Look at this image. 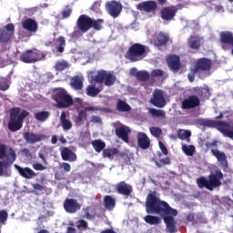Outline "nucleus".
Masks as SVG:
<instances>
[{"label": "nucleus", "instance_id": "49", "mask_svg": "<svg viewBox=\"0 0 233 233\" xmlns=\"http://www.w3.org/2000/svg\"><path fill=\"white\" fill-rule=\"evenodd\" d=\"M91 10L96 12V14H99L101 12V1L95 2L91 7Z\"/></svg>", "mask_w": 233, "mask_h": 233}, {"label": "nucleus", "instance_id": "38", "mask_svg": "<svg viewBox=\"0 0 233 233\" xmlns=\"http://www.w3.org/2000/svg\"><path fill=\"white\" fill-rule=\"evenodd\" d=\"M196 92L202 99H208L210 97V89L208 87H198Z\"/></svg>", "mask_w": 233, "mask_h": 233}, {"label": "nucleus", "instance_id": "44", "mask_svg": "<svg viewBox=\"0 0 233 233\" xmlns=\"http://www.w3.org/2000/svg\"><path fill=\"white\" fill-rule=\"evenodd\" d=\"M149 114L153 116V117H165V116H167V113H165L164 110L156 108H150Z\"/></svg>", "mask_w": 233, "mask_h": 233}, {"label": "nucleus", "instance_id": "28", "mask_svg": "<svg viewBox=\"0 0 233 233\" xmlns=\"http://www.w3.org/2000/svg\"><path fill=\"white\" fill-rule=\"evenodd\" d=\"M61 157L63 161H76L77 155L72 152V150L68 149V147H64L61 150Z\"/></svg>", "mask_w": 233, "mask_h": 233}, {"label": "nucleus", "instance_id": "50", "mask_svg": "<svg viewBox=\"0 0 233 233\" xmlns=\"http://www.w3.org/2000/svg\"><path fill=\"white\" fill-rule=\"evenodd\" d=\"M198 71H197L195 67L190 70V73L187 75L190 83H194V79H196V74H198Z\"/></svg>", "mask_w": 233, "mask_h": 233}, {"label": "nucleus", "instance_id": "1", "mask_svg": "<svg viewBox=\"0 0 233 233\" xmlns=\"http://www.w3.org/2000/svg\"><path fill=\"white\" fill-rule=\"evenodd\" d=\"M146 212L147 214H159L163 218L164 223H166L167 232H177L176 219L174 218L177 216V210L172 208L166 201L159 199L156 191L147 197Z\"/></svg>", "mask_w": 233, "mask_h": 233}, {"label": "nucleus", "instance_id": "48", "mask_svg": "<svg viewBox=\"0 0 233 233\" xmlns=\"http://www.w3.org/2000/svg\"><path fill=\"white\" fill-rule=\"evenodd\" d=\"M61 125H62L63 130H65L66 132H68V130L72 129V122L68 119L62 121Z\"/></svg>", "mask_w": 233, "mask_h": 233}, {"label": "nucleus", "instance_id": "33", "mask_svg": "<svg viewBox=\"0 0 233 233\" xmlns=\"http://www.w3.org/2000/svg\"><path fill=\"white\" fill-rule=\"evenodd\" d=\"M119 154V150L117 148H110L107 147L103 150V157H108V159H114V156H117Z\"/></svg>", "mask_w": 233, "mask_h": 233}, {"label": "nucleus", "instance_id": "53", "mask_svg": "<svg viewBox=\"0 0 233 233\" xmlns=\"http://www.w3.org/2000/svg\"><path fill=\"white\" fill-rule=\"evenodd\" d=\"M8 219V213L5 210L0 211V223H5Z\"/></svg>", "mask_w": 233, "mask_h": 233}, {"label": "nucleus", "instance_id": "25", "mask_svg": "<svg viewBox=\"0 0 233 233\" xmlns=\"http://www.w3.org/2000/svg\"><path fill=\"white\" fill-rule=\"evenodd\" d=\"M177 12V9H176V7L174 6L165 7L164 9L161 10V17L166 21H172L174 17H176Z\"/></svg>", "mask_w": 233, "mask_h": 233}, {"label": "nucleus", "instance_id": "10", "mask_svg": "<svg viewBox=\"0 0 233 233\" xmlns=\"http://www.w3.org/2000/svg\"><path fill=\"white\" fill-rule=\"evenodd\" d=\"M58 108H68V106H72L74 105V100L72 96L68 95L65 89H61L57 91L54 97Z\"/></svg>", "mask_w": 233, "mask_h": 233}, {"label": "nucleus", "instance_id": "63", "mask_svg": "<svg viewBox=\"0 0 233 233\" xmlns=\"http://www.w3.org/2000/svg\"><path fill=\"white\" fill-rule=\"evenodd\" d=\"M33 188H35V190H39L40 192L45 190V187H43L41 184H33Z\"/></svg>", "mask_w": 233, "mask_h": 233}, {"label": "nucleus", "instance_id": "41", "mask_svg": "<svg viewBox=\"0 0 233 233\" xmlns=\"http://www.w3.org/2000/svg\"><path fill=\"white\" fill-rule=\"evenodd\" d=\"M50 117V112L48 111H40L35 114V118L36 121L45 122Z\"/></svg>", "mask_w": 233, "mask_h": 233}, {"label": "nucleus", "instance_id": "3", "mask_svg": "<svg viewBox=\"0 0 233 233\" xmlns=\"http://www.w3.org/2000/svg\"><path fill=\"white\" fill-rule=\"evenodd\" d=\"M103 23L105 20L103 19H92L90 16L86 15H81L76 20V28L82 34H86L90 28H94V30H101L103 28Z\"/></svg>", "mask_w": 233, "mask_h": 233}, {"label": "nucleus", "instance_id": "64", "mask_svg": "<svg viewBox=\"0 0 233 233\" xmlns=\"http://www.w3.org/2000/svg\"><path fill=\"white\" fill-rule=\"evenodd\" d=\"M160 163H163V165H170V158L169 157H165L160 159Z\"/></svg>", "mask_w": 233, "mask_h": 233}, {"label": "nucleus", "instance_id": "51", "mask_svg": "<svg viewBox=\"0 0 233 233\" xmlns=\"http://www.w3.org/2000/svg\"><path fill=\"white\" fill-rule=\"evenodd\" d=\"M34 170H37V171H43V170H46V167L41 163H35L32 165Z\"/></svg>", "mask_w": 233, "mask_h": 233}, {"label": "nucleus", "instance_id": "21", "mask_svg": "<svg viewBox=\"0 0 233 233\" xmlns=\"http://www.w3.org/2000/svg\"><path fill=\"white\" fill-rule=\"evenodd\" d=\"M24 139L28 143L29 145H34L35 143H39V141H42L45 137V135H39L32 132H25L23 134Z\"/></svg>", "mask_w": 233, "mask_h": 233}, {"label": "nucleus", "instance_id": "47", "mask_svg": "<svg viewBox=\"0 0 233 233\" xmlns=\"http://www.w3.org/2000/svg\"><path fill=\"white\" fill-rule=\"evenodd\" d=\"M149 132L152 136H154V137H159V136L162 134L161 128L156 127H151L149 128Z\"/></svg>", "mask_w": 233, "mask_h": 233}, {"label": "nucleus", "instance_id": "24", "mask_svg": "<svg viewBox=\"0 0 233 233\" xmlns=\"http://www.w3.org/2000/svg\"><path fill=\"white\" fill-rule=\"evenodd\" d=\"M137 143L138 147L142 148V150H147L150 148V138L147 134L140 132L137 134Z\"/></svg>", "mask_w": 233, "mask_h": 233}, {"label": "nucleus", "instance_id": "62", "mask_svg": "<svg viewBox=\"0 0 233 233\" xmlns=\"http://www.w3.org/2000/svg\"><path fill=\"white\" fill-rule=\"evenodd\" d=\"M49 216H52V214H50V212H46V214L44 215H40L38 217V221H41V223H43V220L44 219H46V218H49Z\"/></svg>", "mask_w": 233, "mask_h": 233}, {"label": "nucleus", "instance_id": "15", "mask_svg": "<svg viewBox=\"0 0 233 233\" xmlns=\"http://www.w3.org/2000/svg\"><path fill=\"white\" fill-rule=\"evenodd\" d=\"M64 209L67 214H76V212L81 210V204L76 198H66L64 201Z\"/></svg>", "mask_w": 233, "mask_h": 233}, {"label": "nucleus", "instance_id": "4", "mask_svg": "<svg viewBox=\"0 0 233 233\" xmlns=\"http://www.w3.org/2000/svg\"><path fill=\"white\" fill-rule=\"evenodd\" d=\"M221 179H223V173L221 170H217L214 173H211L208 178L205 177L197 178V185L199 188L214 190V188L221 187Z\"/></svg>", "mask_w": 233, "mask_h": 233}, {"label": "nucleus", "instance_id": "19", "mask_svg": "<svg viewBox=\"0 0 233 233\" xmlns=\"http://www.w3.org/2000/svg\"><path fill=\"white\" fill-rule=\"evenodd\" d=\"M15 168L17 170L18 174L25 177V179H34L37 176L35 171H33L30 167H21L17 164L14 165Z\"/></svg>", "mask_w": 233, "mask_h": 233}, {"label": "nucleus", "instance_id": "6", "mask_svg": "<svg viewBox=\"0 0 233 233\" xmlns=\"http://www.w3.org/2000/svg\"><path fill=\"white\" fill-rule=\"evenodd\" d=\"M200 125L210 128H218L225 137L233 139V124L230 122L202 119L200 120Z\"/></svg>", "mask_w": 233, "mask_h": 233}, {"label": "nucleus", "instance_id": "7", "mask_svg": "<svg viewBox=\"0 0 233 233\" xmlns=\"http://www.w3.org/2000/svg\"><path fill=\"white\" fill-rule=\"evenodd\" d=\"M147 54L148 46L136 43L128 48L126 57L132 63H136L137 61H143V59L147 57Z\"/></svg>", "mask_w": 233, "mask_h": 233}, {"label": "nucleus", "instance_id": "52", "mask_svg": "<svg viewBox=\"0 0 233 233\" xmlns=\"http://www.w3.org/2000/svg\"><path fill=\"white\" fill-rule=\"evenodd\" d=\"M163 70L161 69H155L151 72V76L152 77H163Z\"/></svg>", "mask_w": 233, "mask_h": 233}, {"label": "nucleus", "instance_id": "27", "mask_svg": "<svg viewBox=\"0 0 233 233\" xmlns=\"http://www.w3.org/2000/svg\"><path fill=\"white\" fill-rule=\"evenodd\" d=\"M83 83H85V78L80 75L73 76L70 85L74 90H83Z\"/></svg>", "mask_w": 233, "mask_h": 233}, {"label": "nucleus", "instance_id": "20", "mask_svg": "<svg viewBox=\"0 0 233 233\" xmlns=\"http://www.w3.org/2000/svg\"><path fill=\"white\" fill-rule=\"evenodd\" d=\"M22 28L26 30V32H30V34H35L39 28V25H37L35 20L27 18L22 22Z\"/></svg>", "mask_w": 233, "mask_h": 233}, {"label": "nucleus", "instance_id": "37", "mask_svg": "<svg viewBox=\"0 0 233 233\" xmlns=\"http://www.w3.org/2000/svg\"><path fill=\"white\" fill-rule=\"evenodd\" d=\"M167 43H168V35L159 33L155 41V45H157V46H163V45H167Z\"/></svg>", "mask_w": 233, "mask_h": 233}, {"label": "nucleus", "instance_id": "2", "mask_svg": "<svg viewBox=\"0 0 233 233\" xmlns=\"http://www.w3.org/2000/svg\"><path fill=\"white\" fill-rule=\"evenodd\" d=\"M0 177L4 176L5 177H10L12 176V170L8 169L15 160L17 159V154L15 150L11 147L5 144L0 145Z\"/></svg>", "mask_w": 233, "mask_h": 233}, {"label": "nucleus", "instance_id": "12", "mask_svg": "<svg viewBox=\"0 0 233 233\" xmlns=\"http://www.w3.org/2000/svg\"><path fill=\"white\" fill-rule=\"evenodd\" d=\"M106 10L111 17L116 19L118 15H121V12H123V5L116 0L108 1L106 3Z\"/></svg>", "mask_w": 233, "mask_h": 233}, {"label": "nucleus", "instance_id": "39", "mask_svg": "<svg viewBox=\"0 0 233 233\" xmlns=\"http://www.w3.org/2000/svg\"><path fill=\"white\" fill-rule=\"evenodd\" d=\"M144 221L148 225H159V223H161V218L159 217L147 215L144 218Z\"/></svg>", "mask_w": 233, "mask_h": 233}, {"label": "nucleus", "instance_id": "57", "mask_svg": "<svg viewBox=\"0 0 233 233\" xmlns=\"http://www.w3.org/2000/svg\"><path fill=\"white\" fill-rule=\"evenodd\" d=\"M21 156H24V157H30L32 156V153H30V149L24 148L21 150Z\"/></svg>", "mask_w": 233, "mask_h": 233}, {"label": "nucleus", "instance_id": "45", "mask_svg": "<svg viewBox=\"0 0 233 233\" xmlns=\"http://www.w3.org/2000/svg\"><path fill=\"white\" fill-rule=\"evenodd\" d=\"M87 114L86 111L82 110L79 112L77 117H76V125L81 126L85 121H86Z\"/></svg>", "mask_w": 233, "mask_h": 233}, {"label": "nucleus", "instance_id": "54", "mask_svg": "<svg viewBox=\"0 0 233 233\" xmlns=\"http://www.w3.org/2000/svg\"><path fill=\"white\" fill-rule=\"evenodd\" d=\"M90 123H98V125H102L103 120L97 116H90Z\"/></svg>", "mask_w": 233, "mask_h": 233}, {"label": "nucleus", "instance_id": "59", "mask_svg": "<svg viewBox=\"0 0 233 233\" xmlns=\"http://www.w3.org/2000/svg\"><path fill=\"white\" fill-rule=\"evenodd\" d=\"M96 110H101V108L97 106H86L85 107L84 112H96Z\"/></svg>", "mask_w": 233, "mask_h": 233}, {"label": "nucleus", "instance_id": "35", "mask_svg": "<svg viewBox=\"0 0 233 233\" xmlns=\"http://www.w3.org/2000/svg\"><path fill=\"white\" fill-rule=\"evenodd\" d=\"M100 92L101 89H99V87H96V85L94 84H91L86 87V94L89 97H96Z\"/></svg>", "mask_w": 233, "mask_h": 233}, {"label": "nucleus", "instance_id": "61", "mask_svg": "<svg viewBox=\"0 0 233 233\" xmlns=\"http://www.w3.org/2000/svg\"><path fill=\"white\" fill-rule=\"evenodd\" d=\"M9 86L6 81L0 82V90H8Z\"/></svg>", "mask_w": 233, "mask_h": 233}, {"label": "nucleus", "instance_id": "42", "mask_svg": "<svg viewBox=\"0 0 233 233\" xmlns=\"http://www.w3.org/2000/svg\"><path fill=\"white\" fill-rule=\"evenodd\" d=\"M65 46H66V41L65 40V37H58L57 44L56 45L57 52H59V54H63V52H65Z\"/></svg>", "mask_w": 233, "mask_h": 233}, {"label": "nucleus", "instance_id": "30", "mask_svg": "<svg viewBox=\"0 0 233 233\" xmlns=\"http://www.w3.org/2000/svg\"><path fill=\"white\" fill-rule=\"evenodd\" d=\"M187 45L192 50H199L201 46V37L199 36H189L187 39Z\"/></svg>", "mask_w": 233, "mask_h": 233}, {"label": "nucleus", "instance_id": "16", "mask_svg": "<svg viewBox=\"0 0 233 233\" xmlns=\"http://www.w3.org/2000/svg\"><path fill=\"white\" fill-rule=\"evenodd\" d=\"M201 105L199 97L196 95L189 96L182 101L183 110H190L191 108H196Z\"/></svg>", "mask_w": 233, "mask_h": 233}, {"label": "nucleus", "instance_id": "31", "mask_svg": "<svg viewBox=\"0 0 233 233\" xmlns=\"http://www.w3.org/2000/svg\"><path fill=\"white\" fill-rule=\"evenodd\" d=\"M134 72H136V69L133 68L131 69L130 74L135 76V77L140 81H148V79H150V75H148V72L147 71H137L136 73Z\"/></svg>", "mask_w": 233, "mask_h": 233}, {"label": "nucleus", "instance_id": "5", "mask_svg": "<svg viewBox=\"0 0 233 233\" xmlns=\"http://www.w3.org/2000/svg\"><path fill=\"white\" fill-rule=\"evenodd\" d=\"M30 113L26 110H23L21 112V108L14 107L10 111V120L8 123V128L11 132H17V130H21L23 128V121H25V117H28Z\"/></svg>", "mask_w": 233, "mask_h": 233}, {"label": "nucleus", "instance_id": "34", "mask_svg": "<svg viewBox=\"0 0 233 233\" xmlns=\"http://www.w3.org/2000/svg\"><path fill=\"white\" fill-rule=\"evenodd\" d=\"M91 145L95 152H97L98 154L99 152H103V150H105V147H106V144L99 139L92 141Z\"/></svg>", "mask_w": 233, "mask_h": 233}, {"label": "nucleus", "instance_id": "26", "mask_svg": "<svg viewBox=\"0 0 233 233\" xmlns=\"http://www.w3.org/2000/svg\"><path fill=\"white\" fill-rule=\"evenodd\" d=\"M167 65L170 70L177 72L181 68V63L179 62V56L173 55L167 57Z\"/></svg>", "mask_w": 233, "mask_h": 233}, {"label": "nucleus", "instance_id": "14", "mask_svg": "<svg viewBox=\"0 0 233 233\" xmlns=\"http://www.w3.org/2000/svg\"><path fill=\"white\" fill-rule=\"evenodd\" d=\"M149 103H151L153 106H157V108H165L167 106V100L165 99L163 91L155 90Z\"/></svg>", "mask_w": 233, "mask_h": 233}, {"label": "nucleus", "instance_id": "22", "mask_svg": "<svg viewBox=\"0 0 233 233\" xmlns=\"http://www.w3.org/2000/svg\"><path fill=\"white\" fill-rule=\"evenodd\" d=\"M211 153L218 159V163H220L221 167L224 168L228 167V160H227L228 157L224 152H221L218 149H211Z\"/></svg>", "mask_w": 233, "mask_h": 233}, {"label": "nucleus", "instance_id": "9", "mask_svg": "<svg viewBox=\"0 0 233 233\" xmlns=\"http://www.w3.org/2000/svg\"><path fill=\"white\" fill-rule=\"evenodd\" d=\"M195 68L198 72L200 71L199 77L200 79H205L210 76V70H212V60L208 58H199L197 60Z\"/></svg>", "mask_w": 233, "mask_h": 233}, {"label": "nucleus", "instance_id": "56", "mask_svg": "<svg viewBox=\"0 0 233 233\" xmlns=\"http://www.w3.org/2000/svg\"><path fill=\"white\" fill-rule=\"evenodd\" d=\"M60 167L63 168L66 172H70V170H72V167L66 162L61 163Z\"/></svg>", "mask_w": 233, "mask_h": 233}, {"label": "nucleus", "instance_id": "36", "mask_svg": "<svg viewBox=\"0 0 233 233\" xmlns=\"http://www.w3.org/2000/svg\"><path fill=\"white\" fill-rule=\"evenodd\" d=\"M190 136H192V133L188 130L185 129H179L177 131V137L178 139H181V141H187V143H190Z\"/></svg>", "mask_w": 233, "mask_h": 233}, {"label": "nucleus", "instance_id": "55", "mask_svg": "<svg viewBox=\"0 0 233 233\" xmlns=\"http://www.w3.org/2000/svg\"><path fill=\"white\" fill-rule=\"evenodd\" d=\"M158 146H159V148H160L162 154H164V156H167L168 149H167V147H165V144H163V142L159 141Z\"/></svg>", "mask_w": 233, "mask_h": 233}, {"label": "nucleus", "instance_id": "29", "mask_svg": "<svg viewBox=\"0 0 233 233\" xmlns=\"http://www.w3.org/2000/svg\"><path fill=\"white\" fill-rule=\"evenodd\" d=\"M117 137L124 140L125 143H128V134H130V128L128 127L122 126L116 129Z\"/></svg>", "mask_w": 233, "mask_h": 233}, {"label": "nucleus", "instance_id": "11", "mask_svg": "<svg viewBox=\"0 0 233 233\" xmlns=\"http://www.w3.org/2000/svg\"><path fill=\"white\" fill-rule=\"evenodd\" d=\"M43 59H45V53L37 49L27 50L20 56V61L23 63H37Z\"/></svg>", "mask_w": 233, "mask_h": 233}, {"label": "nucleus", "instance_id": "46", "mask_svg": "<svg viewBox=\"0 0 233 233\" xmlns=\"http://www.w3.org/2000/svg\"><path fill=\"white\" fill-rule=\"evenodd\" d=\"M182 151L184 154H186V156H194V152H196V147L182 145Z\"/></svg>", "mask_w": 233, "mask_h": 233}, {"label": "nucleus", "instance_id": "17", "mask_svg": "<svg viewBox=\"0 0 233 233\" xmlns=\"http://www.w3.org/2000/svg\"><path fill=\"white\" fill-rule=\"evenodd\" d=\"M220 41L223 50H230L233 47V34L228 31L220 33Z\"/></svg>", "mask_w": 233, "mask_h": 233}, {"label": "nucleus", "instance_id": "18", "mask_svg": "<svg viewBox=\"0 0 233 233\" xmlns=\"http://www.w3.org/2000/svg\"><path fill=\"white\" fill-rule=\"evenodd\" d=\"M137 10L150 14V12L157 10V4L154 1L141 2L137 5Z\"/></svg>", "mask_w": 233, "mask_h": 233}, {"label": "nucleus", "instance_id": "43", "mask_svg": "<svg viewBox=\"0 0 233 233\" xmlns=\"http://www.w3.org/2000/svg\"><path fill=\"white\" fill-rule=\"evenodd\" d=\"M68 66H70V65L68 64V62L66 60H60L56 63L55 69L57 72H62V70H66V68H68Z\"/></svg>", "mask_w": 233, "mask_h": 233}, {"label": "nucleus", "instance_id": "23", "mask_svg": "<svg viewBox=\"0 0 233 233\" xmlns=\"http://www.w3.org/2000/svg\"><path fill=\"white\" fill-rule=\"evenodd\" d=\"M116 190L118 194H122V196H127V198H128V196H130V194L134 192L132 187L129 184H127L125 181L116 184Z\"/></svg>", "mask_w": 233, "mask_h": 233}, {"label": "nucleus", "instance_id": "40", "mask_svg": "<svg viewBox=\"0 0 233 233\" xmlns=\"http://www.w3.org/2000/svg\"><path fill=\"white\" fill-rule=\"evenodd\" d=\"M116 108L118 112H130L132 110V107L127 102L119 99L116 104Z\"/></svg>", "mask_w": 233, "mask_h": 233}, {"label": "nucleus", "instance_id": "32", "mask_svg": "<svg viewBox=\"0 0 233 233\" xmlns=\"http://www.w3.org/2000/svg\"><path fill=\"white\" fill-rule=\"evenodd\" d=\"M104 204L106 210H114L116 208V199L112 196H106L104 198Z\"/></svg>", "mask_w": 233, "mask_h": 233}, {"label": "nucleus", "instance_id": "8", "mask_svg": "<svg viewBox=\"0 0 233 233\" xmlns=\"http://www.w3.org/2000/svg\"><path fill=\"white\" fill-rule=\"evenodd\" d=\"M88 78L95 83H104L106 86H112L116 83V76L105 70L98 71L96 75L91 71L88 73Z\"/></svg>", "mask_w": 233, "mask_h": 233}, {"label": "nucleus", "instance_id": "58", "mask_svg": "<svg viewBox=\"0 0 233 233\" xmlns=\"http://www.w3.org/2000/svg\"><path fill=\"white\" fill-rule=\"evenodd\" d=\"M77 228H88V223L86 220L81 219L79 221V224H78Z\"/></svg>", "mask_w": 233, "mask_h": 233}, {"label": "nucleus", "instance_id": "13", "mask_svg": "<svg viewBox=\"0 0 233 233\" xmlns=\"http://www.w3.org/2000/svg\"><path fill=\"white\" fill-rule=\"evenodd\" d=\"M15 34V25L7 24L4 28L0 29V43H8Z\"/></svg>", "mask_w": 233, "mask_h": 233}, {"label": "nucleus", "instance_id": "60", "mask_svg": "<svg viewBox=\"0 0 233 233\" xmlns=\"http://www.w3.org/2000/svg\"><path fill=\"white\" fill-rule=\"evenodd\" d=\"M38 157L42 160L44 165H48V161L46 160V157L41 151L38 153Z\"/></svg>", "mask_w": 233, "mask_h": 233}]
</instances>
